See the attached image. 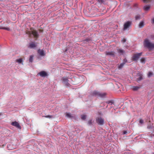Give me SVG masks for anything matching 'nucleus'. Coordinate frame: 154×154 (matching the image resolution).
<instances>
[{
	"mask_svg": "<svg viewBox=\"0 0 154 154\" xmlns=\"http://www.w3.org/2000/svg\"><path fill=\"white\" fill-rule=\"evenodd\" d=\"M122 41L124 43L126 42V39L125 38H123L122 40Z\"/></svg>",
	"mask_w": 154,
	"mask_h": 154,
	"instance_id": "obj_34",
	"label": "nucleus"
},
{
	"mask_svg": "<svg viewBox=\"0 0 154 154\" xmlns=\"http://www.w3.org/2000/svg\"><path fill=\"white\" fill-rule=\"evenodd\" d=\"M142 79H143L142 76L141 75H140V77L137 78V81L138 82V81H140V80H142Z\"/></svg>",
	"mask_w": 154,
	"mask_h": 154,
	"instance_id": "obj_22",
	"label": "nucleus"
},
{
	"mask_svg": "<svg viewBox=\"0 0 154 154\" xmlns=\"http://www.w3.org/2000/svg\"><path fill=\"white\" fill-rule=\"evenodd\" d=\"M66 116L69 118L70 119H73L74 118V116L72 115L69 113H67Z\"/></svg>",
	"mask_w": 154,
	"mask_h": 154,
	"instance_id": "obj_13",
	"label": "nucleus"
},
{
	"mask_svg": "<svg viewBox=\"0 0 154 154\" xmlns=\"http://www.w3.org/2000/svg\"><path fill=\"white\" fill-rule=\"evenodd\" d=\"M105 54L106 55H110L114 57L115 56V53L113 51H106L105 52Z\"/></svg>",
	"mask_w": 154,
	"mask_h": 154,
	"instance_id": "obj_10",
	"label": "nucleus"
},
{
	"mask_svg": "<svg viewBox=\"0 0 154 154\" xmlns=\"http://www.w3.org/2000/svg\"><path fill=\"white\" fill-rule=\"evenodd\" d=\"M81 118L82 120H85L86 118V116L85 115H83L82 116Z\"/></svg>",
	"mask_w": 154,
	"mask_h": 154,
	"instance_id": "obj_28",
	"label": "nucleus"
},
{
	"mask_svg": "<svg viewBox=\"0 0 154 154\" xmlns=\"http://www.w3.org/2000/svg\"><path fill=\"white\" fill-rule=\"evenodd\" d=\"M131 22L130 21H128L125 23L124 26L123 30H125L129 28L131 25Z\"/></svg>",
	"mask_w": 154,
	"mask_h": 154,
	"instance_id": "obj_7",
	"label": "nucleus"
},
{
	"mask_svg": "<svg viewBox=\"0 0 154 154\" xmlns=\"http://www.w3.org/2000/svg\"><path fill=\"white\" fill-rule=\"evenodd\" d=\"M140 15H137L135 17V18L136 20H137L140 19Z\"/></svg>",
	"mask_w": 154,
	"mask_h": 154,
	"instance_id": "obj_26",
	"label": "nucleus"
},
{
	"mask_svg": "<svg viewBox=\"0 0 154 154\" xmlns=\"http://www.w3.org/2000/svg\"><path fill=\"white\" fill-rule=\"evenodd\" d=\"M101 2H103L104 1V0H100Z\"/></svg>",
	"mask_w": 154,
	"mask_h": 154,
	"instance_id": "obj_37",
	"label": "nucleus"
},
{
	"mask_svg": "<svg viewBox=\"0 0 154 154\" xmlns=\"http://www.w3.org/2000/svg\"><path fill=\"white\" fill-rule=\"evenodd\" d=\"M140 61L142 63H144L145 61V59L144 58H142L140 59Z\"/></svg>",
	"mask_w": 154,
	"mask_h": 154,
	"instance_id": "obj_24",
	"label": "nucleus"
},
{
	"mask_svg": "<svg viewBox=\"0 0 154 154\" xmlns=\"http://www.w3.org/2000/svg\"><path fill=\"white\" fill-rule=\"evenodd\" d=\"M152 23H154V18L152 19Z\"/></svg>",
	"mask_w": 154,
	"mask_h": 154,
	"instance_id": "obj_36",
	"label": "nucleus"
},
{
	"mask_svg": "<svg viewBox=\"0 0 154 154\" xmlns=\"http://www.w3.org/2000/svg\"><path fill=\"white\" fill-rule=\"evenodd\" d=\"M127 133V131H123V134H126Z\"/></svg>",
	"mask_w": 154,
	"mask_h": 154,
	"instance_id": "obj_35",
	"label": "nucleus"
},
{
	"mask_svg": "<svg viewBox=\"0 0 154 154\" xmlns=\"http://www.w3.org/2000/svg\"><path fill=\"white\" fill-rule=\"evenodd\" d=\"M45 117L46 118L51 119V118H52L53 117V116L51 115H48V116H45Z\"/></svg>",
	"mask_w": 154,
	"mask_h": 154,
	"instance_id": "obj_25",
	"label": "nucleus"
},
{
	"mask_svg": "<svg viewBox=\"0 0 154 154\" xmlns=\"http://www.w3.org/2000/svg\"><path fill=\"white\" fill-rule=\"evenodd\" d=\"M93 94L94 95H95L97 96H105L106 95H107L108 94L106 93H100L97 91H94L93 92Z\"/></svg>",
	"mask_w": 154,
	"mask_h": 154,
	"instance_id": "obj_4",
	"label": "nucleus"
},
{
	"mask_svg": "<svg viewBox=\"0 0 154 154\" xmlns=\"http://www.w3.org/2000/svg\"><path fill=\"white\" fill-rule=\"evenodd\" d=\"M150 8V6H145L144 7V9L145 11L148 10Z\"/></svg>",
	"mask_w": 154,
	"mask_h": 154,
	"instance_id": "obj_20",
	"label": "nucleus"
},
{
	"mask_svg": "<svg viewBox=\"0 0 154 154\" xmlns=\"http://www.w3.org/2000/svg\"><path fill=\"white\" fill-rule=\"evenodd\" d=\"M11 125L19 129H21V128L19 123L16 121L12 122L11 123Z\"/></svg>",
	"mask_w": 154,
	"mask_h": 154,
	"instance_id": "obj_6",
	"label": "nucleus"
},
{
	"mask_svg": "<svg viewBox=\"0 0 154 154\" xmlns=\"http://www.w3.org/2000/svg\"><path fill=\"white\" fill-rule=\"evenodd\" d=\"M141 87V86H133L132 87V89L134 91H136L138 90Z\"/></svg>",
	"mask_w": 154,
	"mask_h": 154,
	"instance_id": "obj_14",
	"label": "nucleus"
},
{
	"mask_svg": "<svg viewBox=\"0 0 154 154\" xmlns=\"http://www.w3.org/2000/svg\"><path fill=\"white\" fill-rule=\"evenodd\" d=\"M38 53L41 56H45V54L43 50L39 49L38 51Z\"/></svg>",
	"mask_w": 154,
	"mask_h": 154,
	"instance_id": "obj_11",
	"label": "nucleus"
},
{
	"mask_svg": "<svg viewBox=\"0 0 154 154\" xmlns=\"http://www.w3.org/2000/svg\"><path fill=\"white\" fill-rule=\"evenodd\" d=\"M62 81L63 83L66 85L69 86V84L68 83V80L66 77H63V78Z\"/></svg>",
	"mask_w": 154,
	"mask_h": 154,
	"instance_id": "obj_9",
	"label": "nucleus"
},
{
	"mask_svg": "<svg viewBox=\"0 0 154 154\" xmlns=\"http://www.w3.org/2000/svg\"><path fill=\"white\" fill-rule=\"evenodd\" d=\"M11 146L12 145L11 144L7 145V147L8 148V150H11L12 149L11 147Z\"/></svg>",
	"mask_w": 154,
	"mask_h": 154,
	"instance_id": "obj_23",
	"label": "nucleus"
},
{
	"mask_svg": "<svg viewBox=\"0 0 154 154\" xmlns=\"http://www.w3.org/2000/svg\"><path fill=\"white\" fill-rule=\"evenodd\" d=\"M144 26V23L143 21H141L139 25V26L140 28L143 27Z\"/></svg>",
	"mask_w": 154,
	"mask_h": 154,
	"instance_id": "obj_17",
	"label": "nucleus"
},
{
	"mask_svg": "<svg viewBox=\"0 0 154 154\" xmlns=\"http://www.w3.org/2000/svg\"><path fill=\"white\" fill-rule=\"evenodd\" d=\"M142 53H137L133 54L132 57V60L137 61L142 55Z\"/></svg>",
	"mask_w": 154,
	"mask_h": 154,
	"instance_id": "obj_3",
	"label": "nucleus"
},
{
	"mask_svg": "<svg viewBox=\"0 0 154 154\" xmlns=\"http://www.w3.org/2000/svg\"><path fill=\"white\" fill-rule=\"evenodd\" d=\"M144 3H147L150 1L151 0H143Z\"/></svg>",
	"mask_w": 154,
	"mask_h": 154,
	"instance_id": "obj_29",
	"label": "nucleus"
},
{
	"mask_svg": "<svg viewBox=\"0 0 154 154\" xmlns=\"http://www.w3.org/2000/svg\"><path fill=\"white\" fill-rule=\"evenodd\" d=\"M106 103L108 104L111 103L110 105H112V104H113L114 101L112 100H109L106 102Z\"/></svg>",
	"mask_w": 154,
	"mask_h": 154,
	"instance_id": "obj_18",
	"label": "nucleus"
},
{
	"mask_svg": "<svg viewBox=\"0 0 154 154\" xmlns=\"http://www.w3.org/2000/svg\"><path fill=\"white\" fill-rule=\"evenodd\" d=\"M144 45L149 49H152L154 48L153 44L151 43L149 39H146L144 41Z\"/></svg>",
	"mask_w": 154,
	"mask_h": 154,
	"instance_id": "obj_2",
	"label": "nucleus"
},
{
	"mask_svg": "<svg viewBox=\"0 0 154 154\" xmlns=\"http://www.w3.org/2000/svg\"><path fill=\"white\" fill-rule=\"evenodd\" d=\"M92 120H90L88 122V124L90 126L92 125Z\"/></svg>",
	"mask_w": 154,
	"mask_h": 154,
	"instance_id": "obj_27",
	"label": "nucleus"
},
{
	"mask_svg": "<svg viewBox=\"0 0 154 154\" xmlns=\"http://www.w3.org/2000/svg\"><path fill=\"white\" fill-rule=\"evenodd\" d=\"M37 45L33 42L29 43V47L30 48H34L36 47Z\"/></svg>",
	"mask_w": 154,
	"mask_h": 154,
	"instance_id": "obj_12",
	"label": "nucleus"
},
{
	"mask_svg": "<svg viewBox=\"0 0 154 154\" xmlns=\"http://www.w3.org/2000/svg\"><path fill=\"white\" fill-rule=\"evenodd\" d=\"M96 122L98 125H102L104 124V119L101 117H99L96 119Z\"/></svg>",
	"mask_w": 154,
	"mask_h": 154,
	"instance_id": "obj_5",
	"label": "nucleus"
},
{
	"mask_svg": "<svg viewBox=\"0 0 154 154\" xmlns=\"http://www.w3.org/2000/svg\"><path fill=\"white\" fill-rule=\"evenodd\" d=\"M33 56L32 55H30L29 59V62L30 63H32L33 61Z\"/></svg>",
	"mask_w": 154,
	"mask_h": 154,
	"instance_id": "obj_16",
	"label": "nucleus"
},
{
	"mask_svg": "<svg viewBox=\"0 0 154 154\" xmlns=\"http://www.w3.org/2000/svg\"><path fill=\"white\" fill-rule=\"evenodd\" d=\"M117 51L120 54H123L125 53V51L123 50L120 49H117Z\"/></svg>",
	"mask_w": 154,
	"mask_h": 154,
	"instance_id": "obj_15",
	"label": "nucleus"
},
{
	"mask_svg": "<svg viewBox=\"0 0 154 154\" xmlns=\"http://www.w3.org/2000/svg\"><path fill=\"white\" fill-rule=\"evenodd\" d=\"M16 61L19 63H21L23 62L22 59L21 58L17 59Z\"/></svg>",
	"mask_w": 154,
	"mask_h": 154,
	"instance_id": "obj_19",
	"label": "nucleus"
},
{
	"mask_svg": "<svg viewBox=\"0 0 154 154\" xmlns=\"http://www.w3.org/2000/svg\"><path fill=\"white\" fill-rule=\"evenodd\" d=\"M139 122L141 124H143L144 122V121L142 119H140L139 121Z\"/></svg>",
	"mask_w": 154,
	"mask_h": 154,
	"instance_id": "obj_33",
	"label": "nucleus"
},
{
	"mask_svg": "<svg viewBox=\"0 0 154 154\" xmlns=\"http://www.w3.org/2000/svg\"><path fill=\"white\" fill-rule=\"evenodd\" d=\"M5 145H2V147H3Z\"/></svg>",
	"mask_w": 154,
	"mask_h": 154,
	"instance_id": "obj_38",
	"label": "nucleus"
},
{
	"mask_svg": "<svg viewBox=\"0 0 154 154\" xmlns=\"http://www.w3.org/2000/svg\"><path fill=\"white\" fill-rule=\"evenodd\" d=\"M2 29V28H1V29ZM2 29L7 30L8 31H9L10 30V29L9 28H2Z\"/></svg>",
	"mask_w": 154,
	"mask_h": 154,
	"instance_id": "obj_32",
	"label": "nucleus"
},
{
	"mask_svg": "<svg viewBox=\"0 0 154 154\" xmlns=\"http://www.w3.org/2000/svg\"><path fill=\"white\" fill-rule=\"evenodd\" d=\"M37 75H40L42 77H45L47 75V74L45 71H43L38 73Z\"/></svg>",
	"mask_w": 154,
	"mask_h": 154,
	"instance_id": "obj_8",
	"label": "nucleus"
},
{
	"mask_svg": "<svg viewBox=\"0 0 154 154\" xmlns=\"http://www.w3.org/2000/svg\"><path fill=\"white\" fill-rule=\"evenodd\" d=\"M30 30L31 31H28L27 33L29 34V36L31 34H32L35 39L36 40L39 36L38 31L35 30L33 29L32 28L30 29Z\"/></svg>",
	"mask_w": 154,
	"mask_h": 154,
	"instance_id": "obj_1",
	"label": "nucleus"
},
{
	"mask_svg": "<svg viewBox=\"0 0 154 154\" xmlns=\"http://www.w3.org/2000/svg\"><path fill=\"white\" fill-rule=\"evenodd\" d=\"M152 72H149L148 76L149 77H151L152 75Z\"/></svg>",
	"mask_w": 154,
	"mask_h": 154,
	"instance_id": "obj_30",
	"label": "nucleus"
},
{
	"mask_svg": "<svg viewBox=\"0 0 154 154\" xmlns=\"http://www.w3.org/2000/svg\"><path fill=\"white\" fill-rule=\"evenodd\" d=\"M153 45H154V44H153Z\"/></svg>",
	"mask_w": 154,
	"mask_h": 154,
	"instance_id": "obj_39",
	"label": "nucleus"
},
{
	"mask_svg": "<svg viewBox=\"0 0 154 154\" xmlns=\"http://www.w3.org/2000/svg\"><path fill=\"white\" fill-rule=\"evenodd\" d=\"M127 60L126 58H125L123 60V63H124V64H125V63H127Z\"/></svg>",
	"mask_w": 154,
	"mask_h": 154,
	"instance_id": "obj_31",
	"label": "nucleus"
},
{
	"mask_svg": "<svg viewBox=\"0 0 154 154\" xmlns=\"http://www.w3.org/2000/svg\"><path fill=\"white\" fill-rule=\"evenodd\" d=\"M153 136L154 137V134L153 135Z\"/></svg>",
	"mask_w": 154,
	"mask_h": 154,
	"instance_id": "obj_40",
	"label": "nucleus"
},
{
	"mask_svg": "<svg viewBox=\"0 0 154 154\" xmlns=\"http://www.w3.org/2000/svg\"><path fill=\"white\" fill-rule=\"evenodd\" d=\"M125 64H124V63H121L120 65L119 66V69H121L124 66V65Z\"/></svg>",
	"mask_w": 154,
	"mask_h": 154,
	"instance_id": "obj_21",
	"label": "nucleus"
}]
</instances>
